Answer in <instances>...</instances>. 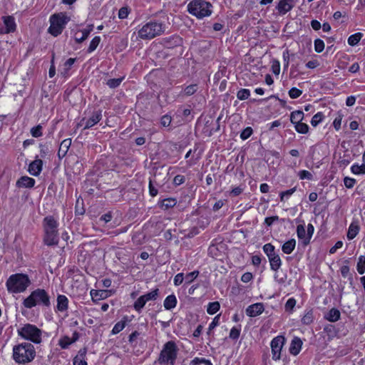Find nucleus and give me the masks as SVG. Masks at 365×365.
<instances>
[{
    "label": "nucleus",
    "instance_id": "obj_1",
    "mask_svg": "<svg viewBox=\"0 0 365 365\" xmlns=\"http://www.w3.org/2000/svg\"><path fill=\"white\" fill-rule=\"evenodd\" d=\"M31 281L28 274L16 273L11 274L6 282L7 291L11 294L24 292L31 285Z\"/></svg>",
    "mask_w": 365,
    "mask_h": 365
},
{
    "label": "nucleus",
    "instance_id": "obj_2",
    "mask_svg": "<svg viewBox=\"0 0 365 365\" xmlns=\"http://www.w3.org/2000/svg\"><path fill=\"white\" fill-rule=\"evenodd\" d=\"M58 222L53 216H46L43 221L44 231L43 241L46 245L51 246L58 242Z\"/></svg>",
    "mask_w": 365,
    "mask_h": 365
},
{
    "label": "nucleus",
    "instance_id": "obj_3",
    "mask_svg": "<svg viewBox=\"0 0 365 365\" xmlns=\"http://www.w3.org/2000/svg\"><path fill=\"white\" fill-rule=\"evenodd\" d=\"M23 305L27 309H31L36 306L48 307L51 305L50 296L43 289L38 288L32 291L30 294L24 299Z\"/></svg>",
    "mask_w": 365,
    "mask_h": 365
},
{
    "label": "nucleus",
    "instance_id": "obj_4",
    "mask_svg": "<svg viewBox=\"0 0 365 365\" xmlns=\"http://www.w3.org/2000/svg\"><path fill=\"white\" fill-rule=\"evenodd\" d=\"M35 356V348L30 343L24 342L13 348V359L18 364L29 363L34 360Z\"/></svg>",
    "mask_w": 365,
    "mask_h": 365
},
{
    "label": "nucleus",
    "instance_id": "obj_5",
    "mask_svg": "<svg viewBox=\"0 0 365 365\" xmlns=\"http://www.w3.org/2000/svg\"><path fill=\"white\" fill-rule=\"evenodd\" d=\"M187 9L191 15L199 19L208 17L212 13V5L205 0H192Z\"/></svg>",
    "mask_w": 365,
    "mask_h": 365
},
{
    "label": "nucleus",
    "instance_id": "obj_6",
    "mask_svg": "<svg viewBox=\"0 0 365 365\" xmlns=\"http://www.w3.org/2000/svg\"><path fill=\"white\" fill-rule=\"evenodd\" d=\"M178 349L173 341L166 342L160 353L158 362L160 365H174L177 359Z\"/></svg>",
    "mask_w": 365,
    "mask_h": 365
},
{
    "label": "nucleus",
    "instance_id": "obj_7",
    "mask_svg": "<svg viewBox=\"0 0 365 365\" xmlns=\"http://www.w3.org/2000/svg\"><path fill=\"white\" fill-rule=\"evenodd\" d=\"M17 333L22 339L40 344L42 341V331L36 325L25 324L18 328Z\"/></svg>",
    "mask_w": 365,
    "mask_h": 365
},
{
    "label": "nucleus",
    "instance_id": "obj_8",
    "mask_svg": "<svg viewBox=\"0 0 365 365\" xmlns=\"http://www.w3.org/2000/svg\"><path fill=\"white\" fill-rule=\"evenodd\" d=\"M165 28L162 23L150 21L139 29L138 34L140 38L147 40L160 36L163 34Z\"/></svg>",
    "mask_w": 365,
    "mask_h": 365
},
{
    "label": "nucleus",
    "instance_id": "obj_9",
    "mask_svg": "<svg viewBox=\"0 0 365 365\" xmlns=\"http://www.w3.org/2000/svg\"><path fill=\"white\" fill-rule=\"evenodd\" d=\"M70 20V16L64 12L52 15L50 17L49 33L53 36H57L61 34Z\"/></svg>",
    "mask_w": 365,
    "mask_h": 365
},
{
    "label": "nucleus",
    "instance_id": "obj_10",
    "mask_svg": "<svg viewBox=\"0 0 365 365\" xmlns=\"http://www.w3.org/2000/svg\"><path fill=\"white\" fill-rule=\"evenodd\" d=\"M286 343V339L282 335L274 337L270 342L272 359L274 361L282 359V349Z\"/></svg>",
    "mask_w": 365,
    "mask_h": 365
},
{
    "label": "nucleus",
    "instance_id": "obj_11",
    "mask_svg": "<svg viewBox=\"0 0 365 365\" xmlns=\"http://www.w3.org/2000/svg\"><path fill=\"white\" fill-rule=\"evenodd\" d=\"M2 23L0 22V34H6L14 32L16 29V24L14 17L11 16H3Z\"/></svg>",
    "mask_w": 365,
    "mask_h": 365
},
{
    "label": "nucleus",
    "instance_id": "obj_12",
    "mask_svg": "<svg viewBox=\"0 0 365 365\" xmlns=\"http://www.w3.org/2000/svg\"><path fill=\"white\" fill-rule=\"evenodd\" d=\"M264 310L262 303H255L247 307L246 314L250 317H255L260 315Z\"/></svg>",
    "mask_w": 365,
    "mask_h": 365
},
{
    "label": "nucleus",
    "instance_id": "obj_13",
    "mask_svg": "<svg viewBox=\"0 0 365 365\" xmlns=\"http://www.w3.org/2000/svg\"><path fill=\"white\" fill-rule=\"evenodd\" d=\"M43 168V161L37 157L32 161L28 168L29 173L33 176H38L41 173Z\"/></svg>",
    "mask_w": 365,
    "mask_h": 365
},
{
    "label": "nucleus",
    "instance_id": "obj_14",
    "mask_svg": "<svg viewBox=\"0 0 365 365\" xmlns=\"http://www.w3.org/2000/svg\"><path fill=\"white\" fill-rule=\"evenodd\" d=\"M294 7L293 0H279L276 7L280 15H284Z\"/></svg>",
    "mask_w": 365,
    "mask_h": 365
},
{
    "label": "nucleus",
    "instance_id": "obj_15",
    "mask_svg": "<svg viewBox=\"0 0 365 365\" xmlns=\"http://www.w3.org/2000/svg\"><path fill=\"white\" fill-rule=\"evenodd\" d=\"M93 25H88L85 29L76 31L74 34L75 41L78 43H81L83 41H85L88 38L91 32L93 31Z\"/></svg>",
    "mask_w": 365,
    "mask_h": 365
},
{
    "label": "nucleus",
    "instance_id": "obj_16",
    "mask_svg": "<svg viewBox=\"0 0 365 365\" xmlns=\"http://www.w3.org/2000/svg\"><path fill=\"white\" fill-rule=\"evenodd\" d=\"M36 180L27 175L21 176L16 182L18 188H32L34 187Z\"/></svg>",
    "mask_w": 365,
    "mask_h": 365
},
{
    "label": "nucleus",
    "instance_id": "obj_17",
    "mask_svg": "<svg viewBox=\"0 0 365 365\" xmlns=\"http://www.w3.org/2000/svg\"><path fill=\"white\" fill-rule=\"evenodd\" d=\"M113 294L111 290H96L91 289L90 292L91 297L93 301L105 299L110 297Z\"/></svg>",
    "mask_w": 365,
    "mask_h": 365
},
{
    "label": "nucleus",
    "instance_id": "obj_18",
    "mask_svg": "<svg viewBox=\"0 0 365 365\" xmlns=\"http://www.w3.org/2000/svg\"><path fill=\"white\" fill-rule=\"evenodd\" d=\"M56 311L60 312H66L68 309V299L66 296L59 294L57 297Z\"/></svg>",
    "mask_w": 365,
    "mask_h": 365
},
{
    "label": "nucleus",
    "instance_id": "obj_19",
    "mask_svg": "<svg viewBox=\"0 0 365 365\" xmlns=\"http://www.w3.org/2000/svg\"><path fill=\"white\" fill-rule=\"evenodd\" d=\"M302 341L299 337H294L289 346V352L292 355L297 356L301 351Z\"/></svg>",
    "mask_w": 365,
    "mask_h": 365
},
{
    "label": "nucleus",
    "instance_id": "obj_20",
    "mask_svg": "<svg viewBox=\"0 0 365 365\" xmlns=\"http://www.w3.org/2000/svg\"><path fill=\"white\" fill-rule=\"evenodd\" d=\"M314 309L307 308L304 312L301 322L304 325H309L314 322Z\"/></svg>",
    "mask_w": 365,
    "mask_h": 365
},
{
    "label": "nucleus",
    "instance_id": "obj_21",
    "mask_svg": "<svg viewBox=\"0 0 365 365\" xmlns=\"http://www.w3.org/2000/svg\"><path fill=\"white\" fill-rule=\"evenodd\" d=\"M86 348L81 349L78 351L76 356L74 357L73 364V365H88L86 361Z\"/></svg>",
    "mask_w": 365,
    "mask_h": 365
},
{
    "label": "nucleus",
    "instance_id": "obj_22",
    "mask_svg": "<svg viewBox=\"0 0 365 365\" xmlns=\"http://www.w3.org/2000/svg\"><path fill=\"white\" fill-rule=\"evenodd\" d=\"M101 111H96L86 120L84 128L88 129L97 124L101 119Z\"/></svg>",
    "mask_w": 365,
    "mask_h": 365
},
{
    "label": "nucleus",
    "instance_id": "obj_23",
    "mask_svg": "<svg viewBox=\"0 0 365 365\" xmlns=\"http://www.w3.org/2000/svg\"><path fill=\"white\" fill-rule=\"evenodd\" d=\"M129 322L128 317L124 316L123 319L117 322L112 329L111 333L115 335L120 333L125 327L127 322Z\"/></svg>",
    "mask_w": 365,
    "mask_h": 365
},
{
    "label": "nucleus",
    "instance_id": "obj_24",
    "mask_svg": "<svg viewBox=\"0 0 365 365\" xmlns=\"http://www.w3.org/2000/svg\"><path fill=\"white\" fill-rule=\"evenodd\" d=\"M270 264V268L273 271H277L282 266V260L278 254L268 258Z\"/></svg>",
    "mask_w": 365,
    "mask_h": 365
},
{
    "label": "nucleus",
    "instance_id": "obj_25",
    "mask_svg": "<svg viewBox=\"0 0 365 365\" xmlns=\"http://www.w3.org/2000/svg\"><path fill=\"white\" fill-rule=\"evenodd\" d=\"M177 305V298L174 294L168 295L164 300L163 306L165 309L170 310Z\"/></svg>",
    "mask_w": 365,
    "mask_h": 365
},
{
    "label": "nucleus",
    "instance_id": "obj_26",
    "mask_svg": "<svg viewBox=\"0 0 365 365\" xmlns=\"http://www.w3.org/2000/svg\"><path fill=\"white\" fill-rule=\"evenodd\" d=\"M296 247V240L291 239L284 242L282 246V250L284 254H291Z\"/></svg>",
    "mask_w": 365,
    "mask_h": 365
},
{
    "label": "nucleus",
    "instance_id": "obj_27",
    "mask_svg": "<svg viewBox=\"0 0 365 365\" xmlns=\"http://www.w3.org/2000/svg\"><path fill=\"white\" fill-rule=\"evenodd\" d=\"M297 234L299 239L302 240L304 244L309 242L310 239H307L308 235L304 225H299L297 227Z\"/></svg>",
    "mask_w": 365,
    "mask_h": 365
},
{
    "label": "nucleus",
    "instance_id": "obj_28",
    "mask_svg": "<svg viewBox=\"0 0 365 365\" xmlns=\"http://www.w3.org/2000/svg\"><path fill=\"white\" fill-rule=\"evenodd\" d=\"M304 114L302 110H294L290 114V120L292 124L295 125L302 121Z\"/></svg>",
    "mask_w": 365,
    "mask_h": 365
},
{
    "label": "nucleus",
    "instance_id": "obj_29",
    "mask_svg": "<svg viewBox=\"0 0 365 365\" xmlns=\"http://www.w3.org/2000/svg\"><path fill=\"white\" fill-rule=\"evenodd\" d=\"M359 227L356 223H351L347 232V238L351 240H353L359 233Z\"/></svg>",
    "mask_w": 365,
    "mask_h": 365
},
{
    "label": "nucleus",
    "instance_id": "obj_30",
    "mask_svg": "<svg viewBox=\"0 0 365 365\" xmlns=\"http://www.w3.org/2000/svg\"><path fill=\"white\" fill-rule=\"evenodd\" d=\"M325 318L331 322H336L340 318V312L336 309H331L329 310V312L326 315Z\"/></svg>",
    "mask_w": 365,
    "mask_h": 365
},
{
    "label": "nucleus",
    "instance_id": "obj_31",
    "mask_svg": "<svg viewBox=\"0 0 365 365\" xmlns=\"http://www.w3.org/2000/svg\"><path fill=\"white\" fill-rule=\"evenodd\" d=\"M351 172L356 175L365 174V163L359 165L358 163H354L350 168Z\"/></svg>",
    "mask_w": 365,
    "mask_h": 365
},
{
    "label": "nucleus",
    "instance_id": "obj_32",
    "mask_svg": "<svg viewBox=\"0 0 365 365\" xmlns=\"http://www.w3.org/2000/svg\"><path fill=\"white\" fill-rule=\"evenodd\" d=\"M71 145V139L68 138V139L63 140L60 145L58 155H60L61 153H62V155L64 156L66 155V153H67V151L68 150Z\"/></svg>",
    "mask_w": 365,
    "mask_h": 365
},
{
    "label": "nucleus",
    "instance_id": "obj_33",
    "mask_svg": "<svg viewBox=\"0 0 365 365\" xmlns=\"http://www.w3.org/2000/svg\"><path fill=\"white\" fill-rule=\"evenodd\" d=\"M362 36L363 34L359 32L351 35L347 40L348 44L352 46H356L360 41Z\"/></svg>",
    "mask_w": 365,
    "mask_h": 365
},
{
    "label": "nucleus",
    "instance_id": "obj_34",
    "mask_svg": "<svg viewBox=\"0 0 365 365\" xmlns=\"http://www.w3.org/2000/svg\"><path fill=\"white\" fill-rule=\"evenodd\" d=\"M356 270L359 274H363L365 272V255H360L358 258L356 264Z\"/></svg>",
    "mask_w": 365,
    "mask_h": 365
},
{
    "label": "nucleus",
    "instance_id": "obj_35",
    "mask_svg": "<svg viewBox=\"0 0 365 365\" xmlns=\"http://www.w3.org/2000/svg\"><path fill=\"white\" fill-rule=\"evenodd\" d=\"M101 38L100 36H96L90 42L89 46L88 48V53H91L93 52L97 47L98 46L99 43H101Z\"/></svg>",
    "mask_w": 365,
    "mask_h": 365
},
{
    "label": "nucleus",
    "instance_id": "obj_36",
    "mask_svg": "<svg viewBox=\"0 0 365 365\" xmlns=\"http://www.w3.org/2000/svg\"><path fill=\"white\" fill-rule=\"evenodd\" d=\"M220 308V304L218 302H210L207 307V312L209 314H215Z\"/></svg>",
    "mask_w": 365,
    "mask_h": 365
},
{
    "label": "nucleus",
    "instance_id": "obj_37",
    "mask_svg": "<svg viewBox=\"0 0 365 365\" xmlns=\"http://www.w3.org/2000/svg\"><path fill=\"white\" fill-rule=\"evenodd\" d=\"M72 344L73 342L71 339L68 336H62L58 341V345L61 346V349H68V346Z\"/></svg>",
    "mask_w": 365,
    "mask_h": 365
},
{
    "label": "nucleus",
    "instance_id": "obj_38",
    "mask_svg": "<svg viewBox=\"0 0 365 365\" xmlns=\"http://www.w3.org/2000/svg\"><path fill=\"white\" fill-rule=\"evenodd\" d=\"M263 251L268 258L276 255L274 246L272 245L271 243L265 244L263 246Z\"/></svg>",
    "mask_w": 365,
    "mask_h": 365
},
{
    "label": "nucleus",
    "instance_id": "obj_39",
    "mask_svg": "<svg viewBox=\"0 0 365 365\" xmlns=\"http://www.w3.org/2000/svg\"><path fill=\"white\" fill-rule=\"evenodd\" d=\"M324 118L323 113H317L311 120V125L314 127L317 126Z\"/></svg>",
    "mask_w": 365,
    "mask_h": 365
},
{
    "label": "nucleus",
    "instance_id": "obj_40",
    "mask_svg": "<svg viewBox=\"0 0 365 365\" xmlns=\"http://www.w3.org/2000/svg\"><path fill=\"white\" fill-rule=\"evenodd\" d=\"M296 131L299 133L306 134L309 132V126L307 124L302 123V121L294 125Z\"/></svg>",
    "mask_w": 365,
    "mask_h": 365
},
{
    "label": "nucleus",
    "instance_id": "obj_41",
    "mask_svg": "<svg viewBox=\"0 0 365 365\" xmlns=\"http://www.w3.org/2000/svg\"><path fill=\"white\" fill-rule=\"evenodd\" d=\"M158 295V289H153L151 292L146 293L142 296L144 298V299L145 300V302H148L149 301L155 300L157 299Z\"/></svg>",
    "mask_w": 365,
    "mask_h": 365
},
{
    "label": "nucleus",
    "instance_id": "obj_42",
    "mask_svg": "<svg viewBox=\"0 0 365 365\" xmlns=\"http://www.w3.org/2000/svg\"><path fill=\"white\" fill-rule=\"evenodd\" d=\"M190 365H212L210 360L204 358L195 357L191 361Z\"/></svg>",
    "mask_w": 365,
    "mask_h": 365
},
{
    "label": "nucleus",
    "instance_id": "obj_43",
    "mask_svg": "<svg viewBox=\"0 0 365 365\" xmlns=\"http://www.w3.org/2000/svg\"><path fill=\"white\" fill-rule=\"evenodd\" d=\"M147 302L143 297V296H140L134 303L133 307L135 311L140 312L142 309L144 307Z\"/></svg>",
    "mask_w": 365,
    "mask_h": 365
},
{
    "label": "nucleus",
    "instance_id": "obj_44",
    "mask_svg": "<svg viewBox=\"0 0 365 365\" xmlns=\"http://www.w3.org/2000/svg\"><path fill=\"white\" fill-rule=\"evenodd\" d=\"M250 96V91L247 88H242L237 91V97L238 99L243 101L247 99Z\"/></svg>",
    "mask_w": 365,
    "mask_h": 365
},
{
    "label": "nucleus",
    "instance_id": "obj_45",
    "mask_svg": "<svg viewBox=\"0 0 365 365\" xmlns=\"http://www.w3.org/2000/svg\"><path fill=\"white\" fill-rule=\"evenodd\" d=\"M240 331H241L240 326L233 327L230 331L229 337L232 339H237L239 338V336L240 335Z\"/></svg>",
    "mask_w": 365,
    "mask_h": 365
},
{
    "label": "nucleus",
    "instance_id": "obj_46",
    "mask_svg": "<svg viewBox=\"0 0 365 365\" xmlns=\"http://www.w3.org/2000/svg\"><path fill=\"white\" fill-rule=\"evenodd\" d=\"M76 61V58H68L64 63V71L62 72V74L63 76L68 75V71L71 68V66L73 65V63Z\"/></svg>",
    "mask_w": 365,
    "mask_h": 365
},
{
    "label": "nucleus",
    "instance_id": "obj_47",
    "mask_svg": "<svg viewBox=\"0 0 365 365\" xmlns=\"http://www.w3.org/2000/svg\"><path fill=\"white\" fill-rule=\"evenodd\" d=\"M31 134L34 138L41 137L43 135L42 126L41 125H38L35 127H33L31 129Z\"/></svg>",
    "mask_w": 365,
    "mask_h": 365
},
{
    "label": "nucleus",
    "instance_id": "obj_48",
    "mask_svg": "<svg viewBox=\"0 0 365 365\" xmlns=\"http://www.w3.org/2000/svg\"><path fill=\"white\" fill-rule=\"evenodd\" d=\"M220 314H217L213 318L212 321L209 324L208 331H207L208 334H210V331L220 324Z\"/></svg>",
    "mask_w": 365,
    "mask_h": 365
},
{
    "label": "nucleus",
    "instance_id": "obj_49",
    "mask_svg": "<svg viewBox=\"0 0 365 365\" xmlns=\"http://www.w3.org/2000/svg\"><path fill=\"white\" fill-rule=\"evenodd\" d=\"M298 176H299V178L301 180H305L306 179V180H311L313 179L312 174L309 171L305 170H300L298 173Z\"/></svg>",
    "mask_w": 365,
    "mask_h": 365
},
{
    "label": "nucleus",
    "instance_id": "obj_50",
    "mask_svg": "<svg viewBox=\"0 0 365 365\" xmlns=\"http://www.w3.org/2000/svg\"><path fill=\"white\" fill-rule=\"evenodd\" d=\"M198 274H199L198 271H193V272H191L185 275V277H184L185 282L187 284L191 283L192 281H194L195 279L197 278Z\"/></svg>",
    "mask_w": 365,
    "mask_h": 365
},
{
    "label": "nucleus",
    "instance_id": "obj_51",
    "mask_svg": "<svg viewBox=\"0 0 365 365\" xmlns=\"http://www.w3.org/2000/svg\"><path fill=\"white\" fill-rule=\"evenodd\" d=\"M296 191V187L287 190L280 193L281 201H285Z\"/></svg>",
    "mask_w": 365,
    "mask_h": 365
},
{
    "label": "nucleus",
    "instance_id": "obj_52",
    "mask_svg": "<svg viewBox=\"0 0 365 365\" xmlns=\"http://www.w3.org/2000/svg\"><path fill=\"white\" fill-rule=\"evenodd\" d=\"M302 94V91L297 88L293 87L289 91V96L291 98L295 99Z\"/></svg>",
    "mask_w": 365,
    "mask_h": 365
},
{
    "label": "nucleus",
    "instance_id": "obj_53",
    "mask_svg": "<svg viewBox=\"0 0 365 365\" xmlns=\"http://www.w3.org/2000/svg\"><path fill=\"white\" fill-rule=\"evenodd\" d=\"M324 43L322 40L317 38L314 41V50L317 53H321L324 49Z\"/></svg>",
    "mask_w": 365,
    "mask_h": 365
},
{
    "label": "nucleus",
    "instance_id": "obj_54",
    "mask_svg": "<svg viewBox=\"0 0 365 365\" xmlns=\"http://www.w3.org/2000/svg\"><path fill=\"white\" fill-rule=\"evenodd\" d=\"M296 303H297V302H296L295 299L289 298L285 304L286 311L292 312V311L296 305Z\"/></svg>",
    "mask_w": 365,
    "mask_h": 365
},
{
    "label": "nucleus",
    "instance_id": "obj_55",
    "mask_svg": "<svg viewBox=\"0 0 365 365\" xmlns=\"http://www.w3.org/2000/svg\"><path fill=\"white\" fill-rule=\"evenodd\" d=\"M356 180L354 178H349V177H345L344 178V183L346 188L351 189L352 188L354 185L356 184Z\"/></svg>",
    "mask_w": 365,
    "mask_h": 365
},
{
    "label": "nucleus",
    "instance_id": "obj_56",
    "mask_svg": "<svg viewBox=\"0 0 365 365\" xmlns=\"http://www.w3.org/2000/svg\"><path fill=\"white\" fill-rule=\"evenodd\" d=\"M175 204H176V200L175 199L167 198V199H165L163 201L162 205L165 208H170V207H174L175 205Z\"/></svg>",
    "mask_w": 365,
    "mask_h": 365
},
{
    "label": "nucleus",
    "instance_id": "obj_57",
    "mask_svg": "<svg viewBox=\"0 0 365 365\" xmlns=\"http://www.w3.org/2000/svg\"><path fill=\"white\" fill-rule=\"evenodd\" d=\"M122 80V78L110 79L108 81L107 85L112 88H116L120 84Z\"/></svg>",
    "mask_w": 365,
    "mask_h": 365
},
{
    "label": "nucleus",
    "instance_id": "obj_58",
    "mask_svg": "<svg viewBox=\"0 0 365 365\" xmlns=\"http://www.w3.org/2000/svg\"><path fill=\"white\" fill-rule=\"evenodd\" d=\"M342 121V115L339 114L334 120L333 126L336 130H339Z\"/></svg>",
    "mask_w": 365,
    "mask_h": 365
},
{
    "label": "nucleus",
    "instance_id": "obj_59",
    "mask_svg": "<svg viewBox=\"0 0 365 365\" xmlns=\"http://www.w3.org/2000/svg\"><path fill=\"white\" fill-rule=\"evenodd\" d=\"M252 133V129L250 127H247L245 129L242 130L240 134V138L242 140H246L250 137Z\"/></svg>",
    "mask_w": 365,
    "mask_h": 365
},
{
    "label": "nucleus",
    "instance_id": "obj_60",
    "mask_svg": "<svg viewBox=\"0 0 365 365\" xmlns=\"http://www.w3.org/2000/svg\"><path fill=\"white\" fill-rule=\"evenodd\" d=\"M171 117L168 115H163L160 119V124L163 127H168L171 123Z\"/></svg>",
    "mask_w": 365,
    "mask_h": 365
},
{
    "label": "nucleus",
    "instance_id": "obj_61",
    "mask_svg": "<svg viewBox=\"0 0 365 365\" xmlns=\"http://www.w3.org/2000/svg\"><path fill=\"white\" fill-rule=\"evenodd\" d=\"M129 14V10L127 7H122L119 9L118 11V18L120 19H124L128 17Z\"/></svg>",
    "mask_w": 365,
    "mask_h": 365
},
{
    "label": "nucleus",
    "instance_id": "obj_62",
    "mask_svg": "<svg viewBox=\"0 0 365 365\" xmlns=\"http://www.w3.org/2000/svg\"><path fill=\"white\" fill-rule=\"evenodd\" d=\"M184 279H184L183 274L178 273L175 276L173 283L175 286H179L182 283Z\"/></svg>",
    "mask_w": 365,
    "mask_h": 365
},
{
    "label": "nucleus",
    "instance_id": "obj_63",
    "mask_svg": "<svg viewBox=\"0 0 365 365\" xmlns=\"http://www.w3.org/2000/svg\"><path fill=\"white\" fill-rule=\"evenodd\" d=\"M196 91H197V85H195V84L190 85L185 88V93L188 96L192 95Z\"/></svg>",
    "mask_w": 365,
    "mask_h": 365
},
{
    "label": "nucleus",
    "instance_id": "obj_64",
    "mask_svg": "<svg viewBox=\"0 0 365 365\" xmlns=\"http://www.w3.org/2000/svg\"><path fill=\"white\" fill-rule=\"evenodd\" d=\"M253 279V275L251 272H245L241 277V281L244 283L250 282Z\"/></svg>",
    "mask_w": 365,
    "mask_h": 365
}]
</instances>
